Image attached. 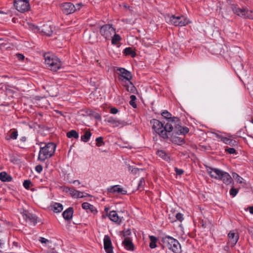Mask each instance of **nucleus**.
<instances>
[{
  "label": "nucleus",
  "instance_id": "1",
  "mask_svg": "<svg viewBox=\"0 0 253 253\" xmlns=\"http://www.w3.org/2000/svg\"><path fill=\"white\" fill-rule=\"evenodd\" d=\"M208 173L211 177L222 180L224 183L230 186V190H239L233 185V177L227 172L216 168L209 167L207 169Z\"/></svg>",
  "mask_w": 253,
  "mask_h": 253
},
{
  "label": "nucleus",
  "instance_id": "2",
  "mask_svg": "<svg viewBox=\"0 0 253 253\" xmlns=\"http://www.w3.org/2000/svg\"><path fill=\"white\" fill-rule=\"evenodd\" d=\"M150 124L152 129L164 139L169 138L168 133H170L173 129L172 124L167 123L164 126V124L155 119H152Z\"/></svg>",
  "mask_w": 253,
  "mask_h": 253
},
{
  "label": "nucleus",
  "instance_id": "3",
  "mask_svg": "<svg viewBox=\"0 0 253 253\" xmlns=\"http://www.w3.org/2000/svg\"><path fill=\"white\" fill-rule=\"evenodd\" d=\"M162 116L168 121V123L172 124L173 129L177 133L187 134L189 131V129L187 126H182L181 125L180 120L176 117H171V114L167 110H164L162 113Z\"/></svg>",
  "mask_w": 253,
  "mask_h": 253
},
{
  "label": "nucleus",
  "instance_id": "4",
  "mask_svg": "<svg viewBox=\"0 0 253 253\" xmlns=\"http://www.w3.org/2000/svg\"><path fill=\"white\" fill-rule=\"evenodd\" d=\"M40 150L39 153L38 160L44 162L46 159L52 157L56 150V145L53 142H41L40 143Z\"/></svg>",
  "mask_w": 253,
  "mask_h": 253
},
{
  "label": "nucleus",
  "instance_id": "5",
  "mask_svg": "<svg viewBox=\"0 0 253 253\" xmlns=\"http://www.w3.org/2000/svg\"><path fill=\"white\" fill-rule=\"evenodd\" d=\"M241 49L237 46H232L227 50V55L229 57V62L232 66L237 70L242 69L243 66L241 63V57L240 55Z\"/></svg>",
  "mask_w": 253,
  "mask_h": 253
},
{
  "label": "nucleus",
  "instance_id": "6",
  "mask_svg": "<svg viewBox=\"0 0 253 253\" xmlns=\"http://www.w3.org/2000/svg\"><path fill=\"white\" fill-rule=\"evenodd\" d=\"M45 64L52 71H56L61 68V63L59 59L51 53H45L43 55Z\"/></svg>",
  "mask_w": 253,
  "mask_h": 253
},
{
  "label": "nucleus",
  "instance_id": "7",
  "mask_svg": "<svg viewBox=\"0 0 253 253\" xmlns=\"http://www.w3.org/2000/svg\"><path fill=\"white\" fill-rule=\"evenodd\" d=\"M84 4L82 2H79L74 4L71 2H65L61 4L63 13L66 15H69L80 11Z\"/></svg>",
  "mask_w": 253,
  "mask_h": 253
},
{
  "label": "nucleus",
  "instance_id": "8",
  "mask_svg": "<svg viewBox=\"0 0 253 253\" xmlns=\"http://www.w3.org/2000/svg\"><path fill=\"white\" fill-rule=\"evenodd\" d=\"M229 5L234 14L243 18L253 19V12L252 11L246 8H240L236 3H231Z\"/></svg>",
  "mask_w": 253,
  "mask_h": 253
},
{
  "label": "nucleus",
  "instance_id": "9",
  "mask_svg": "<svg viewBox=\"0 0 253 253\" xmlns=\"http://www.w3.org/2000/svg\"><path fill=\"white\" fill-rule=\"evenodd\" d=\"M163 242L165 246L173 253H180L181 246L178 241L170 236H166L163 238Z\"/></svg>",
  "mask_w": 253,
  "mask_h": 253
},
{
  "label": "nucleus",
  "instance_id": "10",
  "mask_svg": "<svg viewBox=\"0 0 253 253\" xmlns=\"http://www.w3.org/2000/svg\"><path fill=\"white\" fill-rule=\"evenodd\" d=\"M167 22L175 26L182 27L187 25L189 23V20L182 15L175 16L172 15L168 16Z\"/></svg>",
  "mask_w": 253,
  "mask_h": 253
},
{
  "label": "nucleus",
  "instance_id": "11",
  "mask_svg": "<svg viewBox=\"0 0 253 253\" xmlns=\"http://www.w3.org/2000/svg\"><path fill=\"white\" fill-rule=\"evenodd\" d=\"M30 0H14L13 6L20 13L28 12L31 9Z\"/></svg>",
  "mask_w": 253,
  "mask_h": 253
},
{
  "label": "nucleus",
  "instance_id": "12",
  "mask_svg": "<svg viewBox=\"0 0 253 253\" xmlns=\"http://www.w3.org/2000/svg\"><path fill=\"white\" fill-rule=\"evenodd\" d=\"M186 134H180L177 133L174 131V129L170 133H168L169 139L172 143L177 144L178 145H182L185 143V141L184 138L177 136L176 135H186Z\"/></svg>",
  "mask_w": 253,
  "mask_h": 253
},
{
  "label": "nucleus",
  "instance_id": "13",
  "mask_svg": "<svg viewBox=\"0 0 253 253\" xmlns=\"http://www.w3.org/2000/svg\"><path fill=\"white\" fill-rule=\"evenodd\" d=\"M117 71H119L118 78L120 80L123 81L126 80L129 82L132 79V75L130 72L124 68L117 67Z\"/></svg>",
  "mask_w": 253,
  "mask_h": 253
},
{
  "label": "nucleus",
  "instance_id": "14",
  "mask_svg": "<svg viewBox=\"0 0 253 253\" xmlns=\"http://www.w3.org/2000/svg\"><path fill=\"white\" fill-rule=\"evenodd\" d=\"M114 33H115V29L110 24L103 25L100 30V34L106 39H109Z\"/></svg>",
  "mask_w": 253,
  "mask_h": 253
},
{
  "label": "nucleus",
  "instance_id": "15",
  "mask_svg": "<svg viewBox=\"0 0 253 253\" xmlns=\"http://www.w3.org/2000/svg\"><path fill=\"white\" fill-rule=\"evenodd\" d=\"M105 121L113 125V127H122L127 125L126 122L121 120L113 117H109L105 120Z\"/></svg>",
  "mask_w": 253,
  "mask_h": 253
},
{
  "label": "nucleus",
  "instance_id": "16",
  "mask_svg": "<svg viewBox=\"0 0 253 253\" xmlns=\"http://www.w3.org/2000/svg\"><path fill=\"white\" fill-rule=\"evenodd\" d=\"M232 175L233 177V180L234 179L237 183H238L243 188L249 189L250 188V185L249 183H247L246 182V180L244 179L241 176H240L238 173L233 172L232 173Z\"/></svg>",
  "mask_w": 253,
  "mask_h": 253
},
{
  "label": "nucleus",
  "instance_id": "17",
  "mask_svg": "<svg viewBox=\"0 0 253 253\" xmlns=\"http://www.w3.org/2000/svg\"><path fill=\"white\" fill-rule=\"evenodd\" d=\"M104 248L107 253H113L111 239L108 235H105L103 239Z\"/></svg>",
  "mask_w": 253,
  "mask_h": 253
},
{
  "label": "nucleus",
  "instance_id": "18",
  "mask_svg": "<svg viewBox=\"0 0 253 253\" xmlns=\"http://www.w3.org/2000/svg\"><path fill=\"white\" fill-rule=\"evenodd\" d=\"M228 244L231 247H234L239 240V235L238 233H235L234 231H230L228 233Z\"/></svg>",
  "mask_w": 253,
  "mask_h": 253
},
{
  "label": "nucleus",
  "instance_id": "19",
  "mask_svg": "<svg viewBox=\"0 0 253 253\" xmlns=\"http://www.w3.org/2000/svg\"><path fill=\"white\" fill-rule=\"evenodd\" d=\"M22 216L27 222L34 225L37 223V218L34 215L31 213H24Z\"/></svg>",
  "mask_w": 253,
  "mask_h": 253
},
{
  "label": "nucleus",
  "instance_id": "20",
  "mask_svg": "<svg viewBox=\"0 0 253 253\" xmlns=\"http://www.w3.org/2000/svg\"><path fill=\"white\" fill-rule=\"evenodd\" d=\"M67 192H69V194L73 198H82L84 197H86L87 196H90V195L86 193H84V192H81L79 191H67Z\"/></svg>",
  "mask_w": 253,
  "mask_h": 253
},
{
  "label": "nucleus",
  "instance_id": "21",
  "mask_svg": "<svg viewBox=\"0 0 253 253\" xmlns=\"http://www.w3.org/2000/svg\"><path fill=\"white\" fill-rule=\"evenodd\" d=\"M123 244L127 250L133 251L134 249L133 244L131 239L128 237H126L123 242Z\"/></svg>",
  "mask_w": 253,
  "mask_h": 253
},
{
  "label": "nucleus",
  "instance_id": "22",
  "mask_svg": "<svg viewBox=\"0 0 253 253\" xmlns=\"http://www.w3.org/2000/svg\"><path fill=\"white\" fill-rule=\"evenodd\" d=\"M41 32L47 36H50L53 33L52 27L48 24H44L41 27Z\"/></svg>",
  "mask_w": 253,
  "mask_h": 253
},
{
  "label": "nucleus",
  "instance_id": "23",
  "mask_svg": "<svg viewBox=\"0 0 253 253\" xmlns=\"http://www.w3.org/2000/svg\"><path fill=\"white\" fill-rule=\"evenodd\" d=\"M73 214V209L69 208L63 212V216L66 220H70L72 218Z\"/></svg>",
  "mask_w": 253,
  "mask_h": 253
},
{
  "label": "nucleus",
  "instance_id": "24",
  "mask_svg": "<svg viewBox=\"0 0 253 253\" xmlns=\"http://www.w3.org/2000/svg\"><path fill=\"white\" fill-rule=\"evenodd\" d=\"M156 154L163 160L169 162L170 160V157L166 153L164 150H158L156 152Z\"/></svg>",
  "mask_w": 253,
  "mask_h": 253
},
{
  "label": "nucleus",
  "instance_id": "25",
  "mask_svg": "<svg viewBox=\"0 0 253 253\" xmlns=\"http://www.w3.org/2000/svg\"><path fill=\"white\" fill-rule=\"evenodd\" d=\"M85 112L88 116H92L98 121L101 120V116L99 113L91 109H87Z\"/></svg>",
  "mask_w": 253,
  "mask_h": 253
},
{
  "label": "nucleus",
  "instance_id": "26",
  "mask_svg": "<svg viewBox=\"0 0 253 253\" xmlns=\"http://www.w3.org/2000/svg\"><path fill=\"white\" fill-rule=\"evenodd\" d=\"M12 179V177L5 171L0 172V180L3 182H9Z\"/></svg>",
  "mask_w": 253,
  "mask_h": 253
},
{
  "label": "nucleus",
  "instance_id": "27",
  "mask_svg": "<svg viewBox=\"0 0 253 253\" xmlns=\"http://www.w3.org/2000/svg\"><path fill=\"white\" fill-rule=\"evenodd\" d=\"M123 53L125 55H130L131 57H135L136 55L135 50L133 49L132 47H128L124 49Z\"/></svg>",
  "mask_w": 253,
  "mask_h": 253
},
{
  "label": "nucleus",
  "instance_id": "28",
  "mask_svg": "<svg viewBox=\"0 0 253 253\" xmlns=\"http://www.w3.org/2000/svg\"><path fill=\"white\" fill-rule=\"evenodd\" d=\"M82 206L84 209L88 210L93 213H95L97 212V210L95 209V207L88 203L84 202L82 204Z\"/></svg>",
  "mask_w": 253,
  "mask_h": 253
},
{
  "label": "nucleus",
  "instance_id": "29",
  "mask_svg": "<svg viewBox=\"0 0 253 253\" xmlns=\"http://www.w3.org/2000/svg\"><path fill=\"white\" fill-rule=\"evenodd\" d=\"M125 87L126 90L130 93H135L137 92L136 88L130 81L128 82V84L125 85Z\"/></svg>",
  "mask_w": 253,
  "mask_h": 253
},
{
  "label": "nucleus",
  "instance_id": "30",
  "mask_svg": "<svg viewBox=\"0 0 253 253\" xmlns=\"http://www.w3.org/2000/svg\"><path fill=\"white\" fill-rule=\"evenodd\" d=\"M92 133L89 130L85 131L84 134L81 136V140L84 142H87L88 141L90 137L91 136Z\"/></svg>",
  "mask_w": 253,
  "mask_h": 253
},
{
  "label": "nucleus",
  "instance_id": "31",
  "mask_svg": "<svg viewBox=\"0 0 253 253\" xmlns=\"http://www.w3.org/2000/svg\"><path fill=\"white\" fill-rule=\"evenodd\" d=\"M109 217L110 220H111L113 222H118L119 220V217L118 216V215L117 213V212L114 211L110 212Z\"/></svg>",
  "mask_w": 253,
  "mask_h": 253
},
{
  "label": "nucleus",
  "instance_id": "32",
  "mask_svg": "<svg viewBox=\"0 0 253 253\" xmlns=\"http://www.w3.org/2000/svg\"><path fill=\"white\" fill-rule=\"evenodd\" d=\"M66 136L69 138H74L75 139L78 138L79 136L78 132L74 129H72L67 132Z\"/></svg>",
  "mask_w": 253,
  "mask_h": 253
},
{
  "label": "nucleus",
  "instance_id": "33",
  "mask_svg": "<svg viewBox=\"0 0 253 253\" xmlns=\"http://www.w3.org/2000/svg\"><path fill=\"white\" fill-rule=\"evenodd\" d=\"M52 209L54 212H59L63 210V206L60 203H55L52 206Z\"/></svg>",
  "mask_w": 253,
  "mask_h": 253
},
{
  "label": "nucleus",
  "instance_id": "34",
  "mask_svg": "<svg viewBox=\"0 0 253 253\" xmlns=\"http://www.w3.org/2000/svg\"><path fill=\"white\" fill-rule=\"evenodd\" d=\"M223 143L229 145L231 146H235L238 145V142L236 140L227 138L226 137H225L224 139Z\"/></svg>",
  "mask_w": 253,
  "mask_h": 253
},
{
  "label": "nucleus",
  "instance_id": "35",
  "mask_svg": "<svg viewBox=\"0 0 253 253\" xmlns=\"http://www.w3.org/2000/svg\"><path fill=\"white\" fill-rule=\"evenodd\" d=\"M128 170L130 171L133 174H136L138 173L140 171L144 170L143 169H139L137 168L134 167L133 166H129Z\"/></svg>",
  "mask_w": 253,
  "mask_h": 253
},
{
  "label": "nucleus",
  "instance_id": "36",
  "mask_svg": "<svg viewBox=\"0 0 253 253\" xmlns=\"http://www.w3.org/2000/svg\"><path fill=\"white\" fill-rule=\"evenodd\" d=\"M150 240V243L149 245L151 249H154L156 247V242H157V238L155 236H150L149 237Z\"/></svg>",
  "mask_w": 253,
  "mask_h": 253
},
{
  "label": "nucleus",
  "instance_id": "37",
  "mask_svg": "<svg viewBox=\"0 0 253 253\" xmlns=\"http://www.w3.org/2000/svg\"><path fill=\"white\" fill-rule=\"evenodd\" d=\"M130 100L129 102V104L133 108H136L137 107V104L135 103L136 100V97L134 95H131L130 96Z\"/></svg>",
  "mask_w": 253,
  "mask_h": 253
},
{
  "label": "nucleus",
  "instance_id": "38",
  "mask_svg": "<svg viewBox=\"0 0 253 253\" xmlns=\"http://www.w3.org/2000/svg\"><path fill=\"white\" fill-rule=\"evenodd\" d=\"M96 145L100 147L104 145L105 143L103 141V138L101 136L97 137L95 139Z\"/></svg>",
  "mask_w": 253,
  "mask_h": 253
},
{
  "label": "nucleus",
  "instance_id": "39",
  "mask_svg": "<svg viewBox=\"0 0 253 253\" xmlns=\"http://www.w3.org/2000/svg\"><path fill=\"white\" fill-rule=\"evenodd\" d=\"M121 40V37L119 35L115 34L112 38V43L113 44H116L117 42Z\"/></svg>",
  "mask_w": 253,
  "mask_h": 253
},
{
  "label": "nucleus",
  "instance_id": "40",
  "mask_svg": "<svg viewBox=\"0 0 253 253\" xmlns=\"http://www.w3.org/2000/svg\"><path fill=\"white\" fill-rule=\"evenodd\" d=\"M18 131L17 130L14 129L13 131H12L10 133V136L9 138H7V140H9L10 139H16L18 136Z\"/></svg>",
  "mask_w": 253,
  "mask_h": 253
},
{
  "label": "nucleus",
  "instance_id": "41",
  "mask_svg": "<svg viewBox=\"0 0 253 253\" xmlns=\"http://www.w3.org/2000/svg\"><path fill=\"white\" fill-rule=\"evenodd\" d=\"M23 185L25 189H28L31 186H32V183L30 180H25L23 182Z\"/></svg>",
  "mask_w": 253,
  "mask_h": 253
},
{
  "label": "nucleus",
  "instance_id": "42",
  "mask_svg": "<svg viewBox=\"0 0 253 253\" xmlns=\"http://www.w3.org/2000/svg\"><path fill=\"white\" fill-rule=\"evenodd\" d=\"M225 151L230 154H236V150L234 148H229L226 147L225 149Z\"/></svg>",
  "mask_w": 253,
  "mask_h": 253
},
{
  "label": "nucleus",
  "instance_id": "43",
  "mask_svg": "<svg viewBox=\"0 0 253 253\" xmlns=\"http://www.w3.org/2000/svg\"><path fill=\"white\" fill-rule=\"evenodd\" d=\"M145 184V180H144V178L142 177L140 179V180L139 181L137 190H138L140 188H143Z\"/></svg>",
  "mask_w": 253,
  "mask_h": 253
},
{
  "label": "nucleus",
  "instance_id": "44",
  "mask_svg": "<svg viewBox=\"0 0 253 253\" xmlns=\"http://www.w3.org/2000/svg\"><path fill=\"white\" fill-rule=\"evenodd\" d=\"M110 192L112 193L113 194H117V196L120 195H125L127 193V191H109Z\"/></svg>",
  "mask_w": 253,
  "mask_h": 253
},
{
  "label": "nucleus",
  "instance_id": "45",
  "mask_svg": "<svg viewBox=\"0 0 253 253\" xmlns=\"http://www.w3.org/2000/svg\"><path fill=\"white\" fill-rule=\"evenodd\" d=\"M174 171L177 175H181L184 173V170L182 169H178L176 167L174 168Z\"/></svg>",
  "mask_w": 253,
  "mask_h": 253
},
{
  "label": "nucleus",
  "instance_id": "46",
  "mask_svg": "<svg viewBox=\"0 0 253 253\" xmlns=\"http://www.w3.org/2000/svg\"><path fill=\"white\" fill-rule=\"evenodd\" d=\"M107 190H123L122 188L121 187L120 185H116L114 186H111L110 188H108Z\"/></svg>",
  "mask_w": 253,
  "mask_h": 253
},
{
  "label": "nucleus",
  "instance_id": "47",
  "mask_svg": "<svg viewBox=\"0 0 253 253\" xmlns=\"http://www.w3.org/2000/svg\"><path fill=\"white\" fill-rule=\"evenodd\" d=\"M175 217L177 220H179V221L181 222L183 220V214L181 213H177Z\"/></svg>",
  "mask_w": 253,
  "mask_h": 253
},
{
  "label": "nucleus",
  "instance_id": "48",
  "mask_svg": "<svg viewBox=\"0 0 253 253\" xmlns=\"http://www.w3.org/2000/svg\"><path fill=\"white\" fill-rule=\"evenodd\" d=\"M42 166L41 165H37L35 168L36 171L38 173H41L42 170Z\"/></svg>",
  "mask_w": 253,
  "mask_h": 253
},
{
  "label": "nucleus",
  "instance_id": "49",
  "mask_svg": "<svg viewBox=\"0 0 253 253\" xmlns=\"http://www.w3.org/2000/svg\"><path fill=\"white\" fill-rule=\"evenodd\" d=\"M131 234V231L129 229H127L124 231V237L125 238L126 237H128V236L130 235Z\"/></svg>",
  "mask_w": 253,
  "mask_h": 253
},
{
  "label": "nucleus",
  "instance_id": "50",
  "mask_svg": "<svg viewBox=\"0 0 253 253\" xmlns=\"http://www.w3.org/2000/svg\"><path fill=\"white\" fill-rule=\"evenodd\" d=\"M214 134L217 138L220 139L221 140V141L223 142V140L225 137H224L220 134H219L218 133H215Z\"/></svg>",
  "mask_w": 253,
  "mask_h": 253
},
{
  "label": "nucleus",
  "instance_id": "51",
  "mask_svg": "<svg viewBox=\"0 0 253 253\" xmlns=\"http://www.w3.org/2000/svg\"><path fill=\"white\" fill-rule=\"evenodd\" d=\"M110 113L113 114H116L118 112V109L115 107L112 108L110 111Z\"/></svg>",
  "mask_w": 253,
  "mask_h": 253
},
{
  "label": "nucleus",
  "instance_id": "52",
  "mask_svg": "<svg viewBox=\"0 0 253 253\" xmlns=\"http://www.w3.org/2000/svg\"><path fill=\"white\" fill-rule=\"evenodd\" d=\"M17 57L18 58V60L20 61H22L24 60V56L20 53H17L16 54Z\"/></svg>",
  "mask_w": 253,
  "mask_h": 253
},
{
  "label": "nucleus",
  "instance_id": "53",
  "mask_svg": "<svg viewBox=\"0 0 253 253\" xmlns=\"http://www.w3.org/2000/svg\"><path fill=\"white\" fill-rule=\"evenodd\" d=\"M238 191H229V194L232 197H235L238 193Z\"/></svg>",
  "mask_w": 253,
  "mask_h": 253
},
{
  "label": "nucleus",
  "instance_id": "54",
  "mask_svg": "<svg viewBox=\"0 0 253 253\" xmlns=\"http://www.w3.org/2000/svg\"><path fill=\"white\" fill-rule=\"evenodd\" d=\"M40 241H41L42 243H47V242H48V241L47 239H45V238H41V240H40Z\"/></svg>",
  "mask_w": 253,
  "mask_h": 253
},
{
  "label": "nucleus",
  "instance_id": "55",
  "mask_svg": "<svg viewBox=\"0 0 253 253\" xmlns=\"http://www.w3.org/2000/svg\"><path fill=\"white\" fill-rule=\"evenodd\" d=\"M20 141H21L22 142H24L26 141L27 140V137L26 136H22L21 138H20Z\"/></svg>",
  "mask_w": 253,
  "mask_h": 253
},
{
  "label": "nucleus",
  "instance_id": "56",
  "mask_svg": "<svg viewBox=\"0 0 253 253\" xmlns=\"http://www.w3.org/2000/svg\"><path fill=\"white\" fill-rule=\"evenodd\" d=\"M248 232L250 234L253 235V228H249Z\"/></svg>",
  "mask_w": 253,
  "mask_h": 253
},
{
  "label": "nucleus",
  "instance_id": "57",
  "mask_svg": "<svg viewBox=\"0 0 253 253\" xmlns=\"http://www.w3.org/2000/svg\"><path fill=\"white\" fill-rule=\"evenodd\" d=\"M73 183L75 185H79L80 184V182L79 180H74L73 181Z\"/></svg>",
  "mask_w": 253,
  "mask_h": 253
},
{
  "label": "nucleus",
  "instance_id": "58",
  "mask_svg": "<svg viewBox=\"0 0 253 253\" xmlns=\"http://www.w3.org/2000/svg\"><path fill=\"white\" fill-rule=\"evenodd\" d=\"M249 211L251 213L253 214V207H249Z\"/></svg>",
  "mask_w": 253,
  "mask_h": 253
},
{
  "label": "nucleus",
  "instance_id": "59",
  "mask_svg": "<svg viewBox=\"0 0 253 253\" xmlns=\"http://www.w3.org/2000/svg\"><path fill=\"white\" fill-rule=\"evenodd\" d=\"M42 128L43 130H49V128H48L47 126H43V127H42Z\"/></svg>",
  "mask_w": 253,
  "mask_h": 253
},
{
  "label": "nucleus",
  "instance_id": "60",
  "mask_svg": "<svg viewBox=\"0 0 253 253\" xmlns=\"http://www.w3.org/2000/svg\"><path fill=\"white\" fill-rule=\"evenodd\" d=\"M33 29H34V30L35 29H38V28L37 26H36V25H33Z\"/></svg>",
  "mask_w": 253,
  "mask_h": 253
},
{
  "label": "nucleus",
  "instance_id": "61",
  "mask_svg": "<svg viewBox=\"0 0 253 253\" xmlns=\"http://www.w3.org/2000/svg\"><path fill=\"white\" fill-rule=\"evenodd\" d=\"M108 210H109V209H108V208H106L105 209V211L106 212H108Z\"/></svg>",
  "mask_w": 253,
  "mask_h": 253
},
{
  "label": "nucleus",
  "instance_id": "62",
  "mask_svg": "<svg viewBox=\"0 0 253 253\" xmlns=\"http://www.w3.org/2000/svg\"><path fill=\"white\" fill-rule=\"evenodd\" d=\"M13 244H14V245H15L16 246H18V245H17V243H16V242H14V243H13Z\"/></svg>",
  "mask_w": 253,
  "mask_h": 253
},
{
  "label": "nucleus",
  "instance_id": "63",
  "mask_svg": "<svg viewBox=\"0 0 253 253\" xmlns=\"http://www.w3.org/2000/svg\"><path fill=\"white\" fill-rule=\"evenodd\" d=\"M251 122L253 124V118H252V120L251 121Z\"/></svg>",
  "mask_w": 253,
  "mask_h": 253
},
{
  "label": "nucleus",
  "instance_id": "64",
  "mask_svg": "<svg viewBox=\"0 0 253 253\" xmlns=\"http://www.w3.org/2000/svg\"><path fill=\"white\" fill-rule=\"evenodd\" d=\"M66 190H70V188L67 187L66 188Z\"/></svg>",
  "mask_w": 253,
  "mask_h": 253
}]
</instances>
